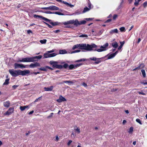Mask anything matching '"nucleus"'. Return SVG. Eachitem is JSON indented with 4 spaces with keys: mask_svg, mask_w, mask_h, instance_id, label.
I'll list each match as a JSON object with an SVG mask.
<instances>
[{
    "mask_svg": "<svg viewBox=\"0 0 147 147\" xmlns=\"http://www.w3.org/2000/svg\"><path fill=\"white\" fill-rule=\"evenodd\" d=\"M139 2L138 1H137L136 0H135V2L134 3V5L136 6H137L139 4Z\"/></svg>",
    "mask_w": 147,
    "mask_h": 147,
    "instance_id": "nucleus-52",
    "label": "nucleus"
},
{
    "mask_svg": "<svg viewBox=\"0 0 147 147\" xmlns=\"http://www.w3.org/2000/svg\"><path fill=\"white\" fill-rule=\"evenodd\" d=\"M72 142V140H69V141L67 143V145L68 146H69Z\"/></svg>",
    "mask_w": 147,
    "mask_h": 147,
    "instance_id": "nucleus-61",
    "label": "nucleus"
},
{
    "mask_svg": "<svg viewBox=\"0 0 147 147\" xmlns=\"http://www.w3.org/2000/svg\"><path fill=\"white\" fill-rule=\"evenodd\" d=\"M138 92L140 94H142V95H146V94L144 92H143L142 91L141 92Z\"/></svg>",
    "mask_w": 147,
    "mask_h": 147,
    "instance_id": "nucleus-55",
    "label": "nucleus"
},
{
    "mask_svg": "<svg viewBox=\"0 0 147 147\" xmlns=\"http://www.w3.org/2000/svg\"><path fill=\"white\" fill-rule=\"evenodd\" d=\"M54 51H55V49H53L51 50V51H48V52H49V53H53V52H54Z\"/></svg>",
    "mask_w": 147,
    "mask_h": 147,
    "instance_id": "nucleus-64",
    "label": "nucleus"
},
{
    "mask_svg": "<svg viewBox=\"0 0 147 147\" xmlns=\"http://www.w3.org/2000/svg\"><path fill=\"white\" fill-rule=\"evenodd\" d=\"M111 21H112V20L111 19H109L107 20L106 21H105V23H109V22H111Z\"/></svg>",
    "mask_w": 147,
    "mask_h": 147,
    "instance_id": "nucleus-58",
    "label": "nucleus"
},
{
    "mask_svg": "<svg viewBox=\"0 0 147 147\" xmlns=\"http://www.w3.org/2000/svg\"><path fill=\"white\" fill-rule=\"evenodd\" d=\"M105 57H103L100 58H96V57H94L89 58V59L95 61L94 63L95 64H98L101 63L102 61H104Z\"/></svg>",
    "mask_w": 147,
    "mask_h": 147,
    "instance_id": "nucleus-5",
    "label": "nucleus"
},
{
    "mask_svg": "<svg viewBox=\"0 0 147 147\" xmlns=\"http://www.w3.org/2000/svg\"><path fill=\"white\" fill-rule=\"evenodd\" d=\"M136 121L137 122L139 123L141 125L142 124V123L141 121V120L139 119H136Z\"/></svg>",
    "mask_w": 147,
    "mask_h": 147,
    "instance_id": "nucleus-44",
    "label": "nucleus"
},
{
    "mask_svg": "<svg viewBox=\"0 0 147 147\" xmlns=\"http://www.w3.org/2000/svg\"><path fill=\"white\" fill-rule=\"evenodd\" d=\"M47 69H50L51 70H53V69L52 68H51L48 66H46Z\"/></svg>",
    "mask_w": 147,
    "mask_h": 147,
    "instance_id": "nucleus-60",
    "label": "nucleus"
},
{
    "mask_svg": "<svg viewBox=\"0 0 147 147\" xmlns=\"http://www.w3.org/2000/svg\"><path fill=\"white\" fill-rule=\"evenodd\" d=\"M88 36L87 34H83L81 35H80L79 36L80 37H87Z\"/></svg>",
    "mask_w": 147,
    "mask_h": 147,
    "instance_id": "nucleus-42",
    "label": "nucleus"
},
{
    "mask_svg": "<svg viewBox=\"0 0 147 147\" xmlns=\"http://www.w3.org/2000/svg\"><path fill=\"white\" fill-rule=\"evenodd\" d=\"M26 58H22V59H19L17 61L18 62H26Z\"/></svg>",
    "mask_w": 147,
    "mask_h": 147,
    "instance_id": "nucleus-28",
    "label": "nucleus"
},
{
    "mask_svg": "<svg viewBox=\"0 0 147 147\" xmlns=\"http://www.w3.org/2000/svg\"><path fill=\"white\" fill-rule=\"evenodd\" d=\"M60 32V30H57L54 31V32L55 33H57Z\"/></svg>",
    "mask_w": 147,
    "mask_h": 147,
    "instance_id": "nucleus-62",
    "label": "nucleus"
},
{
    "mask_svg": "<svg viewBox=\"0 0 147 147\" xmlns=\"http://www.w3.org/2000/svg\"><path fill=\"white\" fill-rule=\"evenodd\" d=\"M144 65L143 63L141 64L138 67L133 69V71H134L136 69H139L141 68H143L144 67Z\"/></svg>",
    "mask_w": 147,
    "mask_h": 147,
    "instance_id": "nucleus-16",
    "label": "nucleus"
},
{
    "mask_svg": "<svg viewBox=\"0 0 147 147\" xmlns=\"http://www.w3.org/2000/svg\"><path fill=\"white\" fill-rule=\"evenodd\" d=\"M88 7L89 9H91V3L89 1V0H88Z\"/></svg>",
    "mask_w": 147,
    "mask_h": 147,
    "instance_id": "nucleus-51",
    "label": "nucleus"
},
{
    "mask_svg": "<svg viewBox=\"0 0 147 147\" xmlns=\"http://www.w3.org/2000/svg\"><path fill=\"white\" fill-rule=\"evenodd\" d=\"M20 75L22 76L26 75L27 74H29L30 73V71L29 70H24L23 71L20 70Z\"/></svg>",
    "mask_w": 147,
    "mask_h": 147,
    "instance_id": "nucleus-11",
    "label": "nucleus"
},
{
    "mask_svg": "<svg viewBox=\"0 0 147 147\" xmlns=\"http://www.w3.org/2000/svg\"><path fill=\"white\" fill-rule=\"evenodd\" d=\"M41 9L46 10H58L59 8V7L54 5L48 7H43L41 8Z\"/></svg>",
    "mask_w": 147,
    "mask_h": 147,
    "instance_id": "nucleus-9",
    "label": "nucleus"
},
{
    "mask_svg": "<svg viewBox=\"0 0 147 147\" xmlns=\"http://www.w3.org/2000/svg\"><path fill=\"white\" fill-rule=\"evenodd\" d=\"M33 57H26V62H34V60Z\"/></svg>",
    "mask_w": 147,
    "mask_h": 147,
    "instance_id": "nucleus-21",
    "label": "nucleus"
},
{
    "mask_svg": "<svg viewBox=\"0 0 147 147\" xmlns=\"http://www.w3.org/2000/svg\"><path fill=\"white\" fill-rule=\"evenodd\" d=\"M82 65V63H80L75 64V67H76V68L79 67V66H80L81 65Z\"/></svg>",
    "mask_w": 147,
    "mask_h": 147,
    "instance_id": "nucleus-45",
    "label": "nucleus"
},
{
    "mask_svg": "<svg viewBox=\"0 0 147 147\" xmlns=\"http://www.w3.org/2000/svg\"><path fill=\"white\" fill-rule=\"evenodd\" d=\"M82 13L79 10H77L75 13H73L72 15H78Z\"/></svg>",
    "mask_w": 147,
    "mask_h": 147,
    "instance_id": "nucleus-27",
    "label": "nucleus"
},
{
    "mask_svg": "<svg viewBox=\"0 0 147 147\" xmlns=\"http://www.w3.org/2000/svg\"><path fill=\"white\" fill-rule=\"evenodd\" d=\"M109 46V44L108 42H106L105 44L100 47V49H96L94 50V51H97L98 52H101L103 51H105L107 50V48Z\"/></svg>",
    "mask_w": 147,
    "mask_h": 147,
    "instance_id": "nucleus-6",
    "label": "nucleus"
},
{
    "mask_svg": "<svg viewBox=\"0 0 147 147\" xmlns=\"http://www.w3.org/2000/svg\"><path fill=\"white\" fill-rule=\"evenodd\" d=\"M133 127H131L130 128L129 131H128V132L129 133H131L133 131Z\"/></svg>",
    "mask_w": 147,
    "mask_h": 147,
    "instance_id": "nucleus-43",
    "label": "nucleus"
},
{
    "mask_svg": "<svg viewBox=\"0 0 147 147\" xmlns=\"http://www.w3.org/2000/svg\"><path fill=\"white\" fill-rule=\"evenodd\" d=\"M144 65L143 63L141 64L138 67L133 69V71H134L136 69H139L141 68H143L144 67Z\"/></svg>",
    "mask_w": 147,
    "mask_h": 147,
    "instance_id": "nucleus-17",
    "label": "nucleus"
},
{
    "mask_svg": "<svg viewBox=\"0 0 147 147\" xmlns=\"http://www.w3.org/2000/svg\"><path fill=\"white\" fill-rule=\"evenodd\" d=\"M74 129L79 134L80 133V129L76 126L74 127Z\"/></svg>",
    "mask_w": 147,
    "mask_h": 147,
    "instance_id": "nucleus-31",
    "label": "nucleus"
},
{
    "mask_svg": "<svg viewBox=\"0 0 147 147\" xmlns=\"http://www.w3.org/2000/svg\"><path fill=\"white\" fill-rule=\"evenodd\" d=\"M9 72L13 77H16L20 75V70H16L13 69H11L9 70Z\"/></svg>",
    "mask_w": 147,
    "mask_h": 147,
    "instance_id": "nucleus-7",
    "label": "nucleus"
},
{
    "mask_svg": "<svg viewBox=\"0 0 147 147\" xmlns=\"http://www.w3.org/2000/svg\"><path fill=\"white\" fill-rule=\"evenodd\" d=\"M3 105L6 107L8 108L9 107L10 103L9 101H7L3 102Z\"/></svg>",
    "mask_w": 147,
    "mask_h": 147,
    "instance_id": "nucleus-19",
    "label": "nucleus"
},
{
    "mask_svg": "<svg viewBox=\"0 0 147 147\" xmlns=\"http://www.w3.org/2000/svg\"><path fill=\"white\" fill-rule=\"evenodd\" d=\"M51 53L49 52L48 51L45 53L43 55L44 57L45 58H50L55 57L57 55L56 53Z\"/></svg>",
    "mask_w": 147,
    "mask_h": 147,
    "instance_id": "nucleus-8",
    "label": "nucleus"
},
{
    "mask_svg": "<svg viewBox=\"0 0 147 147\" xmlns=\"http://www.w3.org/2000/svg\"><path fill=\"white\" fill-rule=\"evenodd\" d=\"M141 71L143 77L144 78L146 76V75L145 70L144 69H142L141 70Z\"/></svg>",
    "mask_w": 147,
    "mask_h": 147,
    "instance_id": "nucleus-38",
    "label": "nucleus"
},
{
    "mask_svg": "<svg viewBox=\"0 0 147 147\" xmlns=\"http://www.w3.org/2000/svg\"><path fill=\"white\" fill-rule=\"evenodd\" d=\"M27 33L28 34H30V33H32V32L31 30H27Z\"/></svg>",
    "mask_w": 147,
    "mask_h": 147,
    "instance_id": "nucleus-63",
    "label": "nucleus"
},
{
    "mask_svg": "<svg viewBox=\"0 0 147 147\" xmlns=\"http://www.w3.org/2000/svg\"><path fill=\"white\" fill-rule=\"evenodd\" d=\"M19 86L18 85H14L12 87L13 90H15Z\"/></svg>",
    "mask_w": 147,
    "mask_h": 147,
    "instance_id": "nucleus-57",
    "label": "nucleus"
},
{
    "mask_svg": "<svg viewBox=\"0 0 147 147\" xmlns=\"http://www.w3.org/2000/svg\"><path fill=\"white\" fill-rule=\"evenodd\" d=\"M44 22L47 25V26L50 28H53V27L51 26V25H49V24H48V23H46L45 22Z\"/></svg>",
    "mask_w": 147,
    "mask_h": 147,
    "instance_id": "nucleus-50",
    "label": "nucleus"
},
{
    "mask_svg": "<svg viewBox=\"0 0 147 147\" xmlns=\"http://www.w3.org/2000/svg\"><path fill=\"white\" fill-rule=\"evenodd\" d=\"M53 114H53V113H51L50 114V115H49V116H48L47 117V119H49V118H51V117H52V116H53Z\"/></svg>",
    "mask_w": 147,
    "mask_h": 147,
    "instance_id": "nucleus-48",
    "label": "nucleus"
},
{
    "mask_svg": "<svg viewBox=\"0 0 147 147\" xmlns=\"http://www.w3.org/2000/svg\"><path fill=\"white\" fill-rule=\"evenodd\" d=\"M14 111V108L13 107H10V108L6 112L4 115H9L11 114L12 113H13V112Z\"/></svg>",
    "mask_w": 147,
    "mask_h": 147,
    "instance_id": "nucleus-12",
    "label": "nucleus"
},
{
    "mask_svg": "<svg viewBox=\"0 0 147 147\" xmlns=\"http://www.w3.org/2000/svg\"><path fill=\"white\" fill-rule=\"evenodd\" d=\"M118 51H117L115 52V53H112L108 57V59H112L115 57Z\"/></svg>",
    "mask_w": 147,
    "mask_h": 147,
    "instance_id": "nucleus-15",
    "label": "nucleus"
},
{
    "mask_svg": "<svg viewBox=\"0 0 147 147\" xmlns=\"http://www.w3.org/2000/svg\"><path fill=\"white\" fill-rule=\"evenodd\" d=\"M93 19L92 18H85V20L86 21H89L93 20Z\"/></svg>",
    "mask_w": 147,
    "mask_h": 147,
    "instance_id": "nucleus-56",
    "label": "nucleus"
},
{
    "mask_svg": "<svg viewBox=\"0 0 147 147\" xmlns=\"http://www.w3.org/2000/svg\"><path fill=\"white\" fill-rule=\"evenodd\" d=\"M113 47L115 48H116L118 47V45L117 42L115 41L112 42L111 44Z\"/></svg>",
    "mask_w": 147,
    "mask_h": 147,
    "instance_id": "nucleus-23",
    "label": "nucleus"
},
{
    "mask_svg": "<svg viewBox=\"0 0 147 147\" xmlns=\"http://www.w3.org/2000/svg\"><path fill=\"white\" fill-rule=\"evenodd\" d=\"M90 9L89 8H88L87 7H85L83 11L82 12V13H84L86 12V11H89Z\"/></svg>",
    "mask_w": 147,
    "mask_h": 147,
    "instance_id": "nucleus-33",
    "label": "nucleus"
},
{
    "mask_svg": "<svg viewBox=\"0 0 147 147\" xmlns=\"http://www.w3.org/2000/svg\"><path fill=\"white\" fill-rule=\"evenodd\" d=\"M118 32V30L117 29L112 30L109 32V33L111 34H112L114 33H117Z\"/></svg>",
    "mask_w": 147,
    "mask_h": 147,
    "instance_id": "nucleus-25",
    "label": "nucleus"
},
{
    "mask_svg": "<svg viewBox=\"0 0 147 147\" xmlns=\"http://www.w3.org/2000/svg\"><path fill=\"white\" fill-rule=\"evenodd\" d=\"M28 106H21L20 107V109L21 111H24L26 108H28Z\"/></svg>",
    "mask_w": 147,
    "mask_h": 147,
    "instance_id": "nucleus-30",
    "label": "nucleus"
},
{
    "mask_svg": "<svg viewBox=\"0 0 147 147\" xmlns=\"http://www.w3.org/2000/svg\"><path fill=\"white\" fill-rule=\"evenodd\" d=\"M122 4L123 3H121L119 5L118 7L116 9L117 10H118L121 8L122 7Z\"/></svg>",
    "mask_w": 147,
    "mask_h": 147,
    "instance_id": "nucleus-49",
    "label": "nucleus"
},
{
    "mask_svg": "<svg viewBox=\"0 0 147 147\" xmlns=\"http://www.w3.org/2000/svg\"><path fill=\"white\" fill-rule=\"evenodd\" d=\"M119 30L121 32H125V28L123 27H121L119 28Z\"/></svg>",
    "mask_w": 147,
    "mask_h": 147,
    "instance_id": "nucleus-41",
    "label": "nucleus"
},
{
    "mask_svg": "<svg viewBox=\"0 0 147 147\" xmlns=\"http://www.w3.org/2000/svg\"><path fill=\"white\" fill-rule=\"evenodd\" d=\"M9 78H7L5 80V82L3 83V85H6L8 84L9 83Z\"/></svg>",
    "mask_w": 147,
    "mask_h": 147,
    "instance_id": "nucleus-35",
    "label": "nucleus"
},
{
    "mask_svg": "<svg viewBox=\"0 0 147 147\" xmlns=\"http://www.w3.org/2000/svg\"><path fill=\"white\" fill-rule=\"evenodd\" d=\"M141 83L144 85H147V80H145L144 81L141 82Z\"/></svg>",
    "mask_w": 147,
    "mask_h": 147,
    "instance_id": "nucleus-53",
    "label": "nucleus"
},
{
    "mask_svg": "<svg viewBox=\"0 0 147 147\" xmlns=\"http://www.w3.org/2000/svg\"><path fill=\"white\" fill-rule=\"evenodd\" d=\"M38 69L39 70L44 71H47V69L46 66L45 67H41L40 68H38Z\"/></svg>",
    "mask_w": 147,
    "mask_h": 147,
    "instance_id": "nucleus-29",
    "label": "nucleus"
},
{
    "mask_svg": "<svg viewBox=\"0 0 147 147\" xmlns=\"http://www.w3.org/2000/svg\"><path fill=\"white\" fill-rule=\"evenodd\" d=\"M143 5L144 7H145L147 5V1H145L143 3Z\"/></svg>",
    "mask_w": 147,
    "mask_h": 147,
    "instance_id": "nucleus-59",
    "label": "nucleus"
},
{
    "mask_svg": "<svg viewBox=\"0 0 147 147\" xmlns=\"http://www.w3.org/2000/svg\"><path fill=\"white\" fill-rule=\"evenodd\" d=\"M80 44H77L75 45L74 46L72 47V49L74 50L78 48V47L80 48Z\"/></svg>",
    "mask_w": 147,
    "mask_h": 147,
    "instance_id": "nucleus-36",
    "label": "nucleus"
},
{
    "mask_svg": "<svg viewBox=\"0 0 147 147\" xmlns=\"http://www.w3.org/2000/svg\"><path fill=\"white\" fill-rule=\"evenodd\" d=\"M53 86H51L49 87H45L44 89L45 91H51L53 90Z\"/></svg>",
    "mask_w": 147,
    "mask_h": 147,
    "instance_id": "nucleus-18",
    "label": "nucleus"
},
{
    "mask_svg": "<svg viewBox=\"0 0 147 147\" xmlns=\"http://www.w3.org/2000/svg\"><path fill=\"white\" fill-rule=\"evenodd\" d=\"M64 82L65 83H68L69 85L72 84L74 83V82L70 81H64Z\"/></svg>",
    "mask_w": 147,
    "mask_h": 147,
    "instance_id": "nucleus-32",
    "label": "nucleus"
},
{
    "mask_svg": "<svg viewBox=\"0 0 147 147\" xmlns=\"http://www.w3.org/2000/svg\"><path fill=\"white\" fill-rule=\"evenodd\" d=\"M67 53L68 52L65 49L60 50L59 51V53L60 54H64Z\"/></svg>",
    "mask_w": 147,
    "mask_h": 147,
    "instance_id": "nucleus-22",
    "label": "nucleus"
},
{
    "mask_svg": "<svg viewBox=\"0 0 147 147\" xmlns=\"http://www.w3.org/2000/svg\"><path fill=\"white\" fill-rule=\"evenodd\" d=\"M118 15L117 14H114L113 16V19L114 20H115L116 19Z\"/></svg>",
    "mask_w": 147,
    "mask_h": 147,
    "instance_id": "nucleus-54",
    "label": "nucleus"
},
{
    "mask_svg": "<svg viewBox=\"0 0 147 147\" xmlns=\"http://www.w3.org/2000/svg\"><path fill=\"white\" fill-rule=\"evenodd\" d=\"M45 13H47V14H53V12H52L50 11H46L44 12Z\"/></svg>",
    "mask_w": 147,
    "mask_h": 147,
    "instance_id": "nucleus-47",
    "label": "nucleus"
},
{
    "mask_svg": "<svg viewBox=\"0 0 147 147\" xmlns=\"http://www.w3.org/2000/svg\"><path fill=\"white\" fill-rule=\"evenodd\" d=\"M63 3L66 5H67L68 6H69L70 7H74V5H72L71 4L69 3L68 2H67L66 1H63Z\"/></svg>",
    "mask_w": 147,
    "mask_h": 147,
    "instance_id": "nucleus-24",
    "label": "nucleus"
},
{
    "mask_svg": "<svg viewBox=\"0 0 147 147\" xmlns=\"http://www.w3.org/2000/svg\"><path fill=\"white\" fill-rule=\"evenodd\" d=\"M80 49L77 50L72 51L71 53H78L80 52Z\"/></svg>",
    "mask_w": 147,
    "mask_h": 147,
    "instance_id": "nucleus-46",
    "label": "nucleus"
},
{
    "mask_svg": "<svg viewBox=\"0 0 147 147\" xmlns=\"http://www.w3.org/2000/svg\"><path fill=\"white\" fill-rule=\"evenodd\" d=\"M66 100L65 99V98L61 95H60L59 96V98L58 99H57V101L59 102L66 101Z\"/></svg>",
    "mask_w": 147,
    "mask_h": 147,
    "instance_id": "nucleus-14",
    "label": "nucleus"
},
{
    "mask_svg": "<svg viewBox=\"0 0 147 147\" xmlns=\"http://www.w3.org/2000/svg\"><path fill=\"white\" fill-rule=\"evenodd\" d=\"M53 14H55L59 15H63V14L59 12H53Z\"/></svg>",
    "mask_w": 147,
    "mask_h": 147,
    "instance_id": "nucleus-40",
    "label": "nucleus"
},
{
    "mask_svg": "<svg viewBox=\"0 0 147 147\" xmlns=\"http://www.w3.org/2000/svg\"><path fill=\"white\" fill-rule=\"evenodd\" d=\"M86 21L85 20H82L79 22L77 19L75 20H70L67 22H64L63 24L64 25H67L69 24H74L75 26L77 27L79 25L84 24L86 23Z\"/></svg>",
    "mask_w": 147,
    "mask_h": 147,
    "instance_id": "nucleus-3",
    "label": "nucleus"
},
{
    "mask_svg": "<svg viewBox=\"0 0 147 147\" xmlns=\"http://www.w3.org/2000/svg\"><path fill=\"white\" fill-rule=\"evenodd\" d=\"M25 67H26V66L22 64L15 63L14 64V68L15 69L19 68H22Z\"/></svg>",
    "mask_w": 147,
    "mask_h": 147,
    "instance_id": "nucleus-10",
    "label": "nucleus"
},
{
    "mask_svg": "<svg viewBox=\"0 0 147 147\" xmlns=\"http://www.w3.org/2000/svg\"><path fill=\"white\" fill-rule=\"evenodd\" d=\"M47 41V40L45 39H44L43 40H40V42L42 44H45L46 43Z\"/></svg>",
    "mask_w": 147,
    "mask_h": 147,
    "instance_id": "nucleus-37",
    "label": "nucleus"
},
{
    "mask_svg": "<svg viewBox=\"0 0 147 147\" xmlns=\"http://www.w3.org/2000/svg\"><path fill=\"white\" fill-rule=\"evenodd\" d=\"M76 68V67H75V65H74L73 64H71L68 66V69L69 70H72L73 69H75Z\"/></svg>",
    "mask_w": 147,
    "mask_h": 147,
    "instance_id": "nucleus-26",
    "label": "nucleus"
},
{
    "mask_svg": "<svg viewBox=\"0 0 147 147\" xmlns=\"http://www.w3.org/2000/svg\"><path fill=\"white\" fill-rule=\"evenodd\" d=\"M30 68H34L40 66V65L39 63L38 62H35L34 63H32L29 65Z\"/></svg>",
    "mask_w": 147,
    "mask_h": 147,
    "instance_id": "nucleus-13",
    "label": "nucleus"
},
{
    "mask_svg": "<svg viewBox=\"0 0 147 147\" xmlns=\"http://www.w3.org/2000/svg\"><path fill=\"white\" fill-rule=\"evenodd\" d=\"M86 60V59L83 58V59H81L78 60H77L76 61V62H81V61H84Z\"/></svg>",
    "mask_w": 147,
    "mask_h": 147,
    "instance_id": "nucleus-39",
    "label": "nucleus"
},
{
    "mask_svg": "<svg viewBox=\"0 0 147 147\" xmlns=\"http://www.w3.org/2000/svg\"><path fill=\"white\" fill-rule=\"evenodd\" d=\"M33 16L35 18H38L40 19H42L43 20L47 22H49V23L53 26L58 25L60 24V23H59L57 22H51L52 20H51L48 19L47 18L43 17L41 16H39L36 14H34L33 15Z\"/></svg>",
    "mask_w": 147,
    "mask_h": 147,
    "instance_id": "nucleus-4",
    "label": "nucleus"
},
{
    "mask_svg": "<svg viewBox=\"0 0 147 147\" xmlns=\"http://www.w3.org/2000/svg\"><path fill=\"white\" fill-rule=\"evenodd\" d=\"M42 56L41 55L33 57V58H34L33 60L34 62L37 61L38 59H40L42 58Z\"/></svg>",
    "mask_w": 147,
    "mask_h": 147,
    "instance_id": "nucleus-20",
    "label": "nucleus"
},
{
    "mask_svg": "<svg viewBox=\"0 0 147 147\" xmlns=\"http://www.w3.org/2000/svg\"><path fill=\"white\" fill-rule=\"evenodd\" d=\"M120 43L121 44L120 45L119 47L118 48V50H119L120 49H121L123 46L124 43V41L123 42H120Z\"/></svg>",
    "mask_w": 147,
    "mask_h": 147,
    "instance_id": "nucleus-34",
    "label": "nucleus"
},
{
    "mask_svg": "<svg viewBox=\"0 0 147 147\" xmlns=\"http://www.w3.org/2000/svg\"><path fill=\"white\" fill-rule=\"evenodd\" d=\"M80 48L81 49L84 50L86 51H94V48L98 47L97 46L94 44L91 45L86 44H80Z\"/></svg>",
    "mask_w": 147,
    "mask_h": 147,
    "instance_id": "nucleus-2",
    "label": "nucleus"
},
{
    "mask_svg": "<svg viewBox=\"0 0 147 147\" xmlns=\"http://www.w3.org/2000/svg\"><path fill=\"white\" fill-rule=\"evenodd\" d=\"M64 61H50V64L52 65L53 67L58 69H61L63 68L67 69L69 65L67 63H65Z\"/></svg>",
    "mask_w": 147,
    "mask_h": 147,
    "instance_id": "nucleus-1",
    "label": "nucleus"
}]
</instances>
